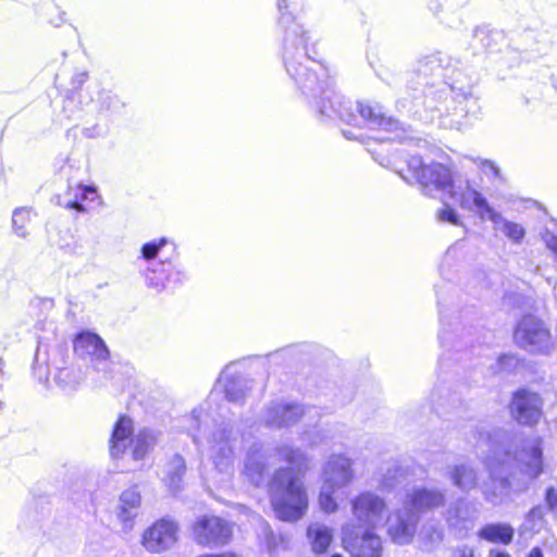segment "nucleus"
<instances>
[{
    "label": "nucleus",
    "instance_id": "1",
    "mask_svg": "<svg viewBox=\"0 0 557 557\" xmlns=\"http://www.w3.org/2000/svg\"><path fill=\"white\" fill-rule=\"evenodd\" d=\"M294 0H277L278 24L283 29V60L286 72L301 92L317 98L315 108L321 117L338 119L347 124H367L371 128L384 129L392 135L380 140L404 141L406 131L399 121L385 116L377 103L346 101L336 92L326 76V70L315 60L317 51L310 45L309 32L289 10Z\"/></svg>",
    "mask_w": 557,
    "mask_h": 557
},
{
    "label": "nucleus",
    "instance_id": "2",
    "mask_svg": "<svg viewBox=\"0 0 557 557\" xmlns=\"http://www.w3.org/2000/svg\"><path fill=\"white\" fill-rule=\"evenodd\" d=\"M474 446L490 471L491 482L482 486L484 498L502 504L510 494L507 472L518 468L531 479L543 472V440L539 435L523 436L505 429L487 430L478 426L473 433Z\"/></svg>",
    "mask_w": 557,
    "mask_h": 557
},
{
    "label": "nucleus",
    "instance_id": "3",
    "mask_svg": "<svg viewBox=\"0 0 557 557\" xmlns=\"http://www.w3.org/2000/svg\"><path fill=\"white\" fill-rule=\"evenodd\" d=\"M407 172L409 175L403 171L398 173L407 183H418L423 195L435 198L438 194L447 193L462 209L478 213L482 220L499 219V213L490 206L486 198L469 181H454L450 169L446 165H424L420 157H411L407 161Z\"/></svg>",
    "mask_w": 557,
    "mask_h": 557
},
{
    "label": "nucleus",
    "instance_id": "4",
    "mask_svg": "<svg viewBox=\"0 0 557 557\" xmlns=\"http://www.w3.org/2000/svg\"><path fill=\"white\" fill-rule=\"evenodd\" d=\"M275 457L290 467L276 470L269 484L272 507L280 520L297 521L308 508L300 475L308 469L309 459L305 451L287 444L275 448Z\"/></svg>",
    "mask_w": 557,
    "mask_h": 557
},
{
    "label": "nucleus",
    "instance_id": "5",
    "mask_svg": "<svg viewBox=\"0 0 557 557\" xmlns=\"http://www.w3.org/2000/svg\"><path fill=\"white\" fill-rule=\"evenodd\" d=\"M417 74L425 81L424 85L429 86L424 90L425 96L433 95L431 87L435 82H428L429 76L435 79H442L447 89L454 94V99L461 106L462 115H475L479 110L478 99L472 94L473 79L470 75L459 66V62H453L451 58L445 53L436 52L425 55L419 60Z\"/></svg>",
    "mask_w": 557,
    "mask_h": 557
},
{
    "label": "nucleus",
    "instance_id": "6",
    "mask_svg": "<svg viewBox=\"0 0 557 557\" xmlns=\"http://www.w3.org/2000/svg\"><path fill=\"white\" fill-rule=\"evenodd\" d=\"M33 373L39 382L45 384L52 375L53 382L62 389H76L85 377L81 368L71 362L66 347L62 345L48 347L41 343L35 354Z\"/></svg>",
    "mask_w": 557,
    "mask_h": 557
},
{
    "label": "nucleus",
    "instance_id": "7",
    "mask_svg": "<svg viewBox=\"0 0 557 557\" xmlns=\"http://www.w3.org/2000/svg\"><path fill=\"white\" fill-rule=\"evenodd\" d=\"M320 417L317 408H304L296 403H272L265 410L263 420L268 426L282 429L294 425L302 420L307 426H314L313 431L304 432V441L311 446L322 444L326 440L325 431L318 429L315 420Z\"/></svg>",
    "mask_w": 557,
    "mask_h": 557
},
{
    "label": "nucleus",
    "instance_id": "8",
    "mask_svg": "<svg viewBox=\"0 0 557 557\" xmlns=\"http://www.w3.org/2000/svg\"><path fill=\"white\" fill-rule=\"evenodd\" d=\"M157 436L152 430H140L134 436L133 420L121 416L115 422L110 438V455L113 459H122L129 454L134 461L146 458L150 449L156 445Z\"/></svg>",
    "mask_w": 557,
    "mask_h": 557
},
{
    "label": "nucleus",
    "instance_id": "9",
    "mask_svg": "<svg viewBox=\"0 0 557 557\" xmlns=\"http://www.w3.org/2000/svg\"><path fill=\"white\" fill-rule=\"evenodd\" d=\"M95 108L97 121L90 125L86 122L82 129L83 136L90 139L108 135L111 123L125 113L126 102L112 90L102 89L95 100Z\"/></svg>",
    "mask_w": 557,
    "mask_h": 557
},
{
    "label": "nucleus",
    "instance_id": "10",
    "mask_svg": "<svg viewBox=\"0 0 557 557\" xmlns=\"http://www.w3.org/2000/svg\"><path fill=\"white\" fill-rule=\"evenodd\" d=\"M516 344L531 354H548L553 347L549 330L534 315L523 317L513 333Z\"/></svg>",
    "mask_w": 557,
    "mask_h": 557
},
{
    "label": "nucleus",
    "instance_id": "11",
    "mask_svg": "<svg viewBox=\"0 0 557 557\" xmlns=\"http://www.w3.org/2000/svg\"><path fill=\"white\" fill-rule=\"evenodd\" d=\"M351 513L360 528L375 529L379 527L387 510L383 497L371 491L359 493L350 502Z\"/></svg>",
    "mask_w": 557,
    "mask_h": 557
},
{
    "label": "nucleus",
    "instance_id": "12",
    "mask_svg": "<svg viewBox=\"0 0 557 557\" xmlns=\"http://www.w3.org/2000/svg\"><path fill=\"white\" fill-rule=\"evenodd\" d=\"M373 529L359 532L356 527L346 524L342 529V542L345 550L351 557H381L383 553L382 540Z\"/></svg>",
    "mask_w": 557,
    "mask_h": 557
},
{
    "label": "nucleus",
    "instance_id": "13",
    "mask_svg": "<svg viewBox=\"0 0 557 557\" xmlns=\"http://www.w3.org/2000/svg\"><path fill=\"white\" fill-rule=\"evenodd\" d=\"M178 525L168 518H162L150 525L141 535V545L152 554L170 549L177 541Z\"/></svg>",
    "mask_w": 557,
    "mask_h": 557
},
{
    "label": "nucleus",
    "instance_id": "14",
    "mask_svg": "<svg viewBox=\"0 0 557 557\" xmlns=\"http://www.w3.org/2000/svg\"><path fill=\"white\" fill-rule=\"evenodd\" d=\"M476 506L466 498H458L450 503L444 512L448 529L458 537L467 536L478 519Z\"/></svg>",
    "mask_w": 557,
    "mask_h": 557
},
{
    "label": "nucleus",
    "instance_id": "15",
    "mask_svg": "<svg viewBox=\"0 0 557 557\" xmlns=\"http://www.w3.org/2000/svg\"><path fill=\"white\" fill-rule=\"evenodd\" d=\"M73 349L78 358L91 362L97 370H100V366L104 364L110 356L103 339L90 331H82L75 336Z\"/></svg>",
    "mask_w": 557,
    "mask_h": 557
},
{
    "label": "nucleus",
    "instance_id": "16",
    "mask_svg": "<svg viewBox=\"0 0 557 557\" xmlns=\"http://www.w3.org/2000/svg\"><path fill=\"white\" fill-rule=\"evenodd\" d=\"M419 517L405 504L387 520V533L398 545L409 544L416 533Z\"/></svg>",
    "mask_w": 557,
    "mask_h": 557
},
{
    "label": "nucleus",
    "instance_id": "17",
    "mask_svg": "<svg viewBox=\"0 0 557 557\" xmlns=\"http://www.w3.org/2000/svg\"><path fill=\"white\" fill-rule=\"evenodd\" d=\"M542 399L537 394L521 389L513 395L510 410L518 423L533 425L542 417Z\"/></svg>",
    "mask_w": 557,
    "mask_h": 557
},
{
    "label": "nucleus",
    "instance_id": "18",
    "mask_svg": "<svg viewBox=\"0 0 557 557\" xmlns=\"http://www.w3.org/2000/svg\"><path fill=\"white\" fill-rule=\"evenodd\" d=\"M473 39L490 53H504L509 67L518 63L519 54L510 49L504 32L481 26L474 29Z\"/></svg>",
    "mask_w": 557,
    "mask_h": 557
},
{
    "label": "nucleus",
    "instance_id": "19",
    "mask_svg": "<svg viewBox=\"0 0 557 557\" xmlns=\"http://www.w3.org/2000/svg\"><path fill=\"white\" fill-rule=\"evenodd\" d=\"M446 495L437 487L419 486L406 493L404 504L420 518L421 512H426L442 507L445 504Z\"/></svg>",
    "mask_w": 557,
    "mask_h": 557
},
{
    "label": "nucleus",
    "instance_id": "20",
    "mask_svg": "<svg viewBox=\"0 0 557 557\" xmlns=\"http://www.w3.org/2000/svg\"><path fill=\"white\" fill-rule=\"evenodd\" d=\"M215 386L220 387L224 392L225 398L232 403H242L249 389L248 380L239 373L235 363H230L224 368Z\"/></svg>",
    "mask_w": 557,
    "mask_h": 557
},
{
    "label": "nucleus",
    "instance_id": "21",
    "mask_svg": "<svg viewBox=\"0 0 557 557\" xmlns=\"http://www.w3.org/2000/svg\"><path fill=\"white\" fill-rule=\"evenodd\" d=\"M352 461L344 455H332L323 469V481L343 488L354 480Z\"/></svg>",
    "mask_w": 557,
    "mask_h": 557
},
{
    "label": "nucleus",
    "instance_id": "22",
    "mask_svg": "<svg viewBox=\"0 0 557 557\" xmlns=\"http://www.w3.org/2000/svg\"><path fill=\"white\" fill-rule=\"evenodd\" d=\"M140 505L141 496L137 487L127 488L121 494L117 518L122 523L124 532L133 530L134 520L138 516Z\"/></svg>",
    "mask_w": 557,
    "mask_h": 557
},
{
    "label": "nucleus",
    "instance_id": "23",
    "mask_svg": "<svg viewBox=\"0 0 557 557\" xmlns=\"http://www.w3.org/2000/svg\"><path fill=\"white\" fill-rule=\"evenodd\" d=\"M478 536L490 543L509 545L515 536V529L505 522H494L483 525Z\"/></svg>",
    "mask_w": 557,
    "mask_h": 557
},
{
    "label": "nucleus",
    "instance_id": "24",
    "mask_svg": "<svg viewBox=\"0 0 557 557\" xmlns=\"http://www.w3.org/2000/svg\"><path fill=\"white\" fill-rule=\"evenodd\" d=\"M307 536L315 554L325 553L333 540L332 529L319 522L308 527Z\"/></svg>",
    "mask_w": 557,
    "mask_h": 557
},
{
    "label": "nucleus",
    "instance_id": "25",
    "mask_svg": "<svg viewBox=\"0 0 557 557\" xmlns=\"http://www.w3.org/2000/svg\"><path fill=\"white\" fill-rule=\"evenodd\" d=\"M166 265L168 262L159 261L147 264L141 269V275L145 277L146 286L157 293L166 288Z\"/></svg>",
    "mask_w": 557,
    "mask_h": 557
},
{
    "label": "nucleus",
    "instance_id": "26",
    "mask_svg": "<svg viewBox=\"0 0 557 557\" xmlns=\"http://www.w3.org/2000/svg\"><path fill=\"white\" fill-rule=\"evenodd\" d=\"M186 471L185 460L182 456L175 455L168 463L164 483L172 494H177L183 488V476Z\"/></svg>",
    "mask_w": 557,
    "mask_h": 557
},
{
    "label": "nucleus",
    "instance_id": "27",
    "mask_svg": "<svg viewBox=\"0 0 557 557\" xmlns=\"http://www.w3.org/2000/svg\"><path fill=\"white\" fill-rule=\"evenodd\" d=\"M449 473L454 485L463 492H469L478 485L476 471L468 463L455 466Z\"/></svg>",
    "mask_w": 557,
    "mask_h": 557
},
{
    "label": "nucleus",
    "instance_id": "28",
    "mask_svg": "<svg viewBox=\"0 0 557 557\" xmlns=\"http://www.w3.org/2000/svg\"><path fill=\"white\" fill-rule=\"evenodd\" d=\"M265 468L263 456L251 449L246 458L244 473L255 486L263 483Z\"/></svg>",
    "mask_w": 557,
    "mask_h": 557
},
{
    "label": "nucleus",
    "instance_id": "29",
    "mask_svg": "<svg viewBox=\"0 0 557 557\" xmlns=\"http://www.w3.org/2000/svg\"><path fill=\"white\" fill-rule=\"evenodd\" d=\"M98 198L97 189L92 186L78 185L75 189L74 199H70L64 203L65 208L74 209L78 212H85L83 201H95Z\"/></svg>",
    "mask_w": 557,
    "mask_h": 557
},
{
    "label": "nucleus",
    "instance_id": "30",
    "mask_svg": "<svg viewBox=\"0 0 557 557\" xmlns=\"http://www.w3.org/2000/svg\"><path fill=\"white\" fill-rule=\"evenodd\" d=\"M230 431L223 430L219 442V451L214 457L215 467L220 471H227L232 463L233 448L230 444Z\"/></svg>",
    "mask_w": 557,
    "mask_h": 557
},
{
    "label": "nucleus",
    "instance_id": "31",
    "mask_svg": "<svg viewBox=\"0 0 557 557\" xmlns=\"http://www.w3.org/2000/svg\"><path fill=\"white\" fill-rule=\"evenodd\" d=\"M211 544H226L233 534V528L226 520L211 516Z\"/></svg>",
    "mask_w": 557,
    "mask_h": 557
},
{
    "label": "nucleus",
    "instance_id": "32",
    "mask_svg": "<svg viewBox=\"0 0 557 557\" xmlns=\"http://www.w3.org/2000/svg\"><path fill=\"white\" fill-rule=\"evenodd\" d=\"M32 221V210L25 207L16 208L12 214V228L16 236L26 238L29 234L28 224Z\"/></svg>",
    "mask_w": 557,
    "mask_h": 557
},
{
    "label": "nucleus",
    "instance_id": "33",
    "mask_svg": "<svg viewBox=\"0 0 557 557\" xmlns=\"http://www.w3.org/2000/svg\"><path fill=\"white\" fill-rule=\"evenodd\" d=\"M506 237L513 243H521L525 236V230L521 224L506 220L499 214V219L492 221Z\"/></svg>",
    "mask_w": 557,
    "mask_h": 557
},
{
    "label": "nucleus",
    "instance_id": "34",
    "mask_svg": "<svg viewBox=\"0 0 557 557\" xmlns=\"http://www.w3.org/2000/svg\"><path fill=\"white\" fill-rule=\"evenodd\" d=\"M339 488L333 486L331 483L323 481L320 495L319 505L324 512L332 513L338 508L337 502L334 497Z\"/></svg>",
    "mask_w": 557,
    "mask_h": 557
},
{
    "label": "nucleus",
    "instance_id": "35",
    "mask_svg": "<svg viewBox=\"0 0 557 557\" xmlns=\"http://www.w3.org/2000/svg\"><path fill=\"white\" fill-rule=\"evenodd\" d=\"M191 536L193 540L201 546H207L209 544L208 515H202L195 520V522L191 524Z\"/></svg>",
    "mask_w": 557,
    "mask_h": 557
},
{
    "label": "nucleus",
    "instance_id": "36",
    "mask_svg": "<svg viewBox=\"0 0 557 557\" xmlns=\"http://www.w3.org/2000/svg\"><path fill=\"white\" fill-rule=\"evenodd\" d=\"M166 237H161L159 239H154L148 243H145L140 248V259L147 262V264L157 262L156 258L158 257L160 250L168 244Z\"/></svg>",
    "mask_w": 557,
    "mask_h": 557
},
{
    "label": "nucleus",
    "instance_id": "37",
    "mask_svg": "<svg viewBox=\"0 0 557 557\" xmlns=\"http://www.w3.org/2000/svg\"><path fill=\"white\" fill-rule=\"evenodd\" d=\"M188 280V274L185 269L181 265H174L168 262L166 265V287L168 286H180Z\"/></svg>",
    "mask_w": 557,
    "mask_h": 557
},
{
    "label": "nucleus",
    "instance_id": "38",
    "mask_svg": "<svg viewBox=\"0 0 557 557\" xmlns=\"http://www.w3.org/2000/svg\"><path fill=\"white\" fill-rule=\"evenodd\" d=\"M401 475H403L401 468L396 463L391 465L386 469V473L383 475V478L380 482L381 490L388 492L392 488H394L395 485L398 483L399 478Z\"/></svg>",
    "mask_w": 557,
    "mask_h": 557
},
{
    "label": "nucleus",
    "instance_id": "39",
    "mask_svg": "<svg viewBox=\"0 0 557 557\" xmlns=\"http://www.w3.org/2000/svg\"><path fill=\"white\" fill-rule=\"evenodd\" d=\"M557 221L552 219L550 226H545L544 231L541 233L542 239L545 243L546 247L554 253L557 259Z\"/></svg>",
    "mask_w": 557,
    "mask_h": 557
},
{
    "label": "nucleus",
    "instance_id": "40",
    "mask_svg": "<svg viewBox=\"0 0 557 557\" xmlns=\"http://www.w3.org/2000/svg\"><path fill=\"white\" fill-rule=\"evenodd\" d=\"M474 163L487 177L500 178V170L494 162L487 159L476 158L474 159Z\"/></svg>",
    "mask_w": 557,
    "mask_h": 557
},
{
    "label": "nucleus",
    "instance_id": "41",
    "mask_svg": "<svg viewBox=\"0 0 557 557\" xmlns=\"http://www.w3.org/2000/svg\"><path fill=\"white\" fill-rule=\"evenodd\" d=\"M422 534L424 540L432 546L438 545L444 537L443 530L435 525L424 527Z\"/></svg>",
    "mask_w": 557,
    "mask_h": 557
},
{
    "label": "nucleus",
    "instance_id": "42",
    "mask_svg": "<svg viewBox=\"0 0 557 557\" xmlns=\"http://www.w3.org/2000/svg\"><path fill=\"white\" fill-rule=\"evenodd\" d=\"M437 219L441 222H447L453 225H459L460 220L455 211V209L450 208L449 206L445 205L441 210L437 212Z\"/></svg>",
    "mask_w": 557,
    "mask_h": 557
},
{
    "label": "nucleus",
    "instance_id": "43",
    "mask_svg": "<svg viewBox=\"0 0 557 557\" xmlns=\"http://www.w3.org/2000/svg\"><path fill=\"white\" fill-rule=\"evenodd\" d=\"M440 323H441V330L438 334V339L442 346L446 345V342H448V331L446 330V325H449L450 323L446 320V317L444 315L443 310L440 308Z\"/></svg>",
    "mask_w": 557,
    "mask_h": 557
},
{
    "label": "nucleus",
    "instance_id": "44",
    "mask_svg": "<svg viewBox=\"0 0 557 557\" xmlns=\"http://www.w3.org/2000/svg\"><path fill=\"white\" fill-rule=\"evenodd\" d=\"M545 503L549 510L557 511V491L554 487L546 490Z\"/></svg>",
    "mask_w": 557,
    "mask_h": 557
},
{
    "label": "nucleus",
    "instance_id": "45",
    "mask_svg": "<svg viewBox=\"0 0 557 557\" xmlns=\"http://www.w3.org/2000/svg\"><path fill=\"white\" fill-rule=\"evenodd\" d=\"M515 362V357L511 355H502L497 359V369L507 370Z\"/></svg>",
    "mask_w": 557,
    "mask_h": 557
},
{
    "label": "nucleus",
    "instance_id": "46",
    "mask_svg": "<svg viewBox=\"0 0 557 557\" xmlns=\"http://www.w3.org/2000/svg\"><path fill=\"white\" fill-rule=\"evenodd\" d=\"M75 107V100L74 98H66L63 101V111L66 113V119L72 120L74 119V112L73 108Z\"/></svg>",
    "mask_w": 557,
    "mask_h": 557
},
{
    "label": "nucleus",
    "instance_id": "47",
    "mask_svg": "<svg viewBox=\"0 0 557 557\" xmlns=\"http://www.w3.org/2000/svg\"><path fill=\"white\" fill-rule=\"evenodd\" d=\"M88 79V73L83 71L76 73L72 78V85L74 87H81Z\"/></svg>",
    "mask_w": 557,
    "mask_h": 557
},
{
    "label": "nucleus",
    "instance_id": "48",
    "mask_svg": "<svg viewBox=\"0 0 557 557\" xmlns=\"http://www.w3.org/2000/svg\"><path fill=\"white\" fill-rule=\"evenodd\" d=\"M458 557H474V550L469 545H461L456 548Z\"/></svg>",
    "mask_w": 557,
    "mask_h": 557
},
{
    "label": "nucleus",
    "instance_id": "49",
    "mask_svg": "<svg viewBox=\"0 0 557 557\" xmlns=\"http://www.w3.org/2000/svg\"><path fill=\"white\" fill-rule=\"evenodd\" d=\"M542 518H543V509L540 506L532 508L527 516L528 520H541Z\"/></svg>",
    "mask_w": 557,
    "mask_h": 557
},
{
    "label": "nucleus",
    "instance_id": "50",
    "mask_svg": "<svg viewBox=\"0 0 557 557\" xmlns=\"http://www.w3.org/2000/svg\"><path fill=\"white\" fill-rule=\"evenodd\" d=\"M528 557H544L541 548L533 547L529 553Z\"/></svg>",
    "mask_w": 557,
    "mask_h": 557
},
{
    "label": "nucleus",
    "instance_id": "51",
    "mask_svg": "<svg viewBox=\"0 0 557 557\" xmlns=\"http://www.w3.org/2000/svg\"><path fill=\"white\" fill-rule=\"evenodd\" d=\"M490 555H491V556H494V557H510V555H509V554H507V553H505V552H497V550H495V549H492V550L490 552Z\"/></svg>",
    "mask_w": 557,
    "mask_h": 557
},
{
    "label": "nucleus",
    "instance_id": "52",
    "mask_svg": "<svg viewBox=\"0 0 557 557\" xmlns=\"http://www.w3.org/2000/svg\"><path fill=\"white\" fill-rule=\"evenodd\" d=\"M211 557H240V556H238L235 553L226 552V553L215 554V555L211 554Z\"/></svg>",
    "mask_w": 557,
    "mask_h": 557
},
{
    "label": "nucleus",
    "instance_id": "53",
    "mask_svg": "<svg viewBox=\"0 0 557 557\" xmlns=\"http://www.w3.org/2000/svg\"><path fill=\"white\" fill-rule=\"evenodd\" d=\"M553 86L555 88V90L557 91V78L556 77H553Z\"/></svg>",
    "mask_w": 557,
    "mask_h": 557
},
{
    "label": "nucleus",
    "instance_id": "54",
    "mask_svg": "<svg viewBox=\"0 0 557 557\" xmlns=\"http://www.w3.org/2000/svg\"><path fill=\"white\" fill-rule=\"evenodd\" d=\"M344 136L349 138V139L352 138L351 132H344Z\"/></svg>",
    "mask_w": 557,
    "mask_h": 557
},
{
    "label": "nucleus",
    "instance_id": "55",
    "mask_svg": "<svg viewBox=\"0 0 557 557\" xmlns=\"http://www.w3.org/2000/svg\"><path fill=\"white\" fill-rule=\"evenodd\" d=\"M331 557H343L341 554H333Z\"/></svg>",
    "mask_w": 557,
    "mask_h": 557
}]
</instances>
